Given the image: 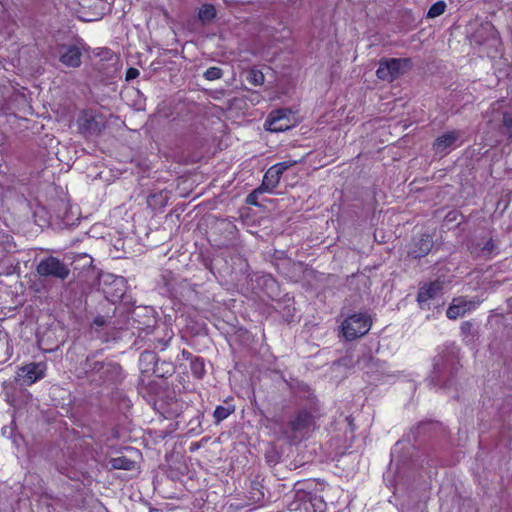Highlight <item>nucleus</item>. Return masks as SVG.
<instances>
[{"instance_id":"nucleus-13","label":"nucleus","mask_w":512,"mask_h":512,"mask_svg":"<svg viewBox=\"0 0 512 512\" xmlns=\"http://www.w3.org/2000/svg\"><path fill=\"white\" fill-rule=\"evenodd\" d=\"M310 422V415L308 413L299 414L296 419L292 422V428L295 431H299L305 428Z\"/></svg>"},{"instance_id":"nucleus-19","label":"nucleus","mask_w":512,"mask_h":512,"mask_svg":"<svg viewBox=\"0 0 512 512\" xmlns=\"http://www.w3.org/2000/svg\"><path fill=\"white\" fill-rule=\"evenodd\" d=\"M297 161H291V160H287V161H283V162H280V163H277L274 165V167L281 173L283 174L286 170H288L289 168H291L294 164H296Z\"/></svg>"},{"instance_id":"nucleus-6","label":"nucleus","mask_w":512,"mask_h":512,"mask_svg":"<svg viewBox=\"0 0 512 512\" xmlns=\"http://www.w3.org/2000/svg\"><path fill=\"white\" fill-rule=\"evenodd\" d=\"M442 290V283L438 280L425 284L419 289L417 301L422 308L424 306L429 307L432 301H436V304H439V301L442 299Z\"/></svg>"},{"instance_id":"nucleus-1","label":"nucleus","mask_w":512,"mask_h":512,"mask_svg":"<svg viewBox=\"0 0 512 512\" xmlns=\"http://www.w3.org/2000/svg\"><path fill=\"white\" fill-rule=\"evenodd\" d=\"M372 320L365 313H357L347 317L342 323V332L347 340L364 336L370 330Z\"/></svg>"},{"instance_id":"nucleus-12","label":"nucleus","mask_w":512,"mask_h":512,"mask_svg":"<svg viewBox=\"0 0 512 512\" xmlns=\"http://www.w3.org/2000/svg\"><path fill=\"white\" fill-rule=\"evenodd\" d=\"M216 15V11L214 6L210 4H204L200 7L198 16L199 19L203 22H208L212 20Z\"/></svg>"},{"instance_id":"nucleus-20","label":"nucleus","mask_w":512,"mask_h":512,"mask_svg":"<svg viewBox=\"0 0 512 512\" xmlns=\"http://www.w3.org/2000/svg\"><path fill=\"white\" fill-rule=\"evenodd\" d=\"M262 192H264L262 190V188L255 189L251 194L248 195L247 202L249 204L256 205L257 204V202H256L257 196H258V194H261Z\"/></svg>"},{"instance_id":"nucleus-23","label":"nucleus","mask_w":512,"mask_h":512,"mask_svg":"<svg viewBox=\"0 0 512 512\" xmlns=\"http://www.w3.org/2000/svg\"><path fill=\"white\" fill-rule=\"evenodd\" d=\"M503 123L507 128H511L512 127V118L509 115L504 114Z\"/></svg>"},{"instance_id":"nucleus-5","label":"nucleus","mask_w":512,"mask_h":512,"mask_svg":"<svg viewBox=\"0 0 512 512\" xmlns=\"http://www.w3.org/2000/svg\"><path fill=\"white\" fill-rule=\"evenodd\" d=\"M46 370L45 362H32L20 367L17 375L23 384L32 385L45 377Z\"/></svg>"},{"instance_id":"nucleus-9","label":"nucleus","mask_w":512,"mask_h":512,"mask_svg":"<svg viewBox=\"0 0 512 512\" xmlns=\"http://www.w3.org/2000/svg\"><path fill=\"white\" fill-rule=\"evenodd\" d=\"M81 51L76 46H69L60 56V61L69 67H78L81 64Z\"/></svg>"},{"instance_id":"nucleus-8","label":"nucleus","mask_w":512,"mask_h":512,"mask_svg":"<svg viewBox=\"0 0 512 512\" xmlns=\"http://www.w3.org/2000/svg\"><path fill=\"white\" fill-rule=\"evenodd\" d=\"M459 139V133L451 131L438 137L434 142V150L436 153H447L456 147V142Z\"/></svg>"},{"instance_id":"nucleus-2","label":"nucleus","mask_w":512,"mask_h":512,"mask_svg":"<svg viewBox=\"0 0 512 512\" xmlns=\"http://www.w3.org/2000/svg\"><path fill=\"white\" fill-rule=\"evenodd\" d=\"M296 118L288 109L272 111L266 121L265 128L270 132H283L296 125Z\"/></svg>"},{"instance_id":"nucleus-24","label":"nucleus","mask_w":512,"mask_h":512,"mask_svg":"<svg viewBox=\"0 0 512 512\" xmlns=\"http://www.w3.org/2000/svg\"><path fill=\"white\" fill-rule=\"evenodd\" d=\"M193 369H194L195 372L199 373V375H200L201 371L203 370V363L199 362V361H196L193 364Z\"/></svg>"},{"instance_id":"nucleus-17","label":"nucleus","mask_w":512,"mask_h":512,"mask_svg":"<svg viewBox=\"0 0 512 512\" xmlns=\"http://www.w3.org/2000/svg\"><path fill=\"white\" fill-rule=\"evenodd\" d=\"M248 81L253 85H262L264 83V75L261 71L251 70Z\"/></svg>"},{"instance_id":"nucleus-4","label":"nucleus","mask_w":512,"mask_h":512,"mask_svg":"<svg viewBox=\"0 0 512 512\" xmlns=\"http://www.w3.org/2000/svg\"><path fill=\"white\" fill-rule=\"evenodd\" d=\"M37 272L41 276H53L61 280L66 279L70 273L68 267L55 257H48L40 261Z\"/></svg>"},{"instance_id":"nucleus-14","label":"nucleus","mask_w":512,"mask_h":512,"mask_svg":"<svg viewBox=\"0 0 512 512\" xmlns=\"http://www.w3.org/2000/svg\"><path fill=\"white\" fill-rule=\"evenodd\" d=\"M446 4L444 1H438L434 3L428 10L427 17L435 18L442 15L445 12Z\"/></svg>"},{"instance_id":"nucleus-3","label":"nucleus","mask_w":512,"mask_h":512,"mask_svg":"<svg viewBox=\"0 0 512 512\" xmlns=\"http://www.w3.org/2000/svg\"><path fill=\"white\" fill-rule=\"evenodd\" d=\"M408 65V59L393 58L380 62L376 73L381 80L393 81L407 69Z\"/></svg>"},{"instance_id":"nucleus-16","label":"nucleus","mask_w":512,"mask_h":512,"mask_svg":"<svg viewBox=\"0 0 512 512\" xmlns=\"http://www.w3.org/2000/svg\"><path fill=\"white\" fill-rule=\"evenodd\" d=\"M420 242H421V247H420L419 251H417V250L412 251V253L414 254L415 257H421V256L427 254L432 247L431 239L428 236L426 238H422Z\"/></svg>"},{"instance_id":"nucleus-18","label":"nucleus","mask_w":512,"mask_h":512,"mask_svg":"<svg viewBox=\"0 0 512 512\" xmlns=\"http://www.w3.org/2000/svg\"><path fill=\"white\" fill-rule=\"evenodd\" d=\"M204 76L207 80H216L222 76V72L220 68L211 67L204 73Z\"/></svg>"},{"instance_id":"nucleus-21","label":"nucleus","mask_w":512,"mask_h":512,"mask_svg":"<svg viewBox=\"0 0 512 512\" xmlns=\"http://www.w3.org/2000/svg\"><path fill=\"white\" fill-rule=\"evenodd\" d=\"M155 360V354L152 352H143L140 355V362L148 361V362H154Z\"/></svg>"},{"instance_id":"nucleus-15","label":"nucleus","mask_w":512,"mask_h":512,"mask_svg":"<svg viewBox=\"0 0 512 512\" xmlns=\"http://www.w3.org/2000/svg\"><path fill=\"white\" fill-rule=\"evenodd\" d=\"M234 411V408L231 406L223 407V406H217L214 411V418L217 422H220L224 419H226L232 412Z\"/></svg>"},{"instance_id":"nucleus-10","label":"nucleus","mask_w":512,"mask_h":512,"mask_svg":"<svg viewBox=\"0 0 512 512\" xmlns=\"http://www.w3.org/2000/svg\"><path fill=\"white\" fill-rule=\"evenodd\" d=\"M282 174L273 166L265 173L262 186L263 191L272 192L278 185Z\"/></svg>"},{"instance_id":"nucleus-11","label":"nucleus","mask_w":512,"mask_h":512,"mask_svg":"<svg viewBox=\"0 0 512 512\" xmlns=\"http://www.w3.org/2000/svg\"><path fill=\"white\" fill-rule=\"evenodd\" d=\"M110 465L114 469L132 470L136 467V462L126 456H118L110 460Z\"/></svg>"},{"instance_id":"nucleus-25","label":"nucleus","mask_w":512,"mask_h":512,"mask_svg":"<svg viewBox=\"0 0 512 512\" xmlns=\"http://www.w3.org/2000/svg\"><path fill=\"white\" fill-rule=\"evenodd\" d=\"M95 324H97V325H99V326L103 325V324H104V320H103V318H100V317H99V318H96V319H95Z\"/></svg>"},{"instance_id":"nucleus-22","label":"nucleus","mask_w":512,"mask_h":512,"mask_svg":"<svg viewBox=\"0 0 512 512\" xmlns=\"http://www.w3.org/2000/svg\"><path fill=\"white\" fill-rule=\"evenodd\" d=\"M139 75V71L138 69L136 68H129L126 72V79L127 80H132V79H135L136 77H138Z\"/></svg>"},{"instance_id":"nucleus-7","label":"nucleus","mask_w":512,"mask_h":512,"mask_svg":"<svg viewBox=\"0 0 512 512\" xmlns=\"http://www.w3.org/2000/svg\"><path fill=\"white\" fill-rule=\"evenodd\" d=\"M478 305L479 301L468 300L464 297L455 298L448 307L446 314L449 319H457L476 309Z\"/></svg>"}]
</instances>
